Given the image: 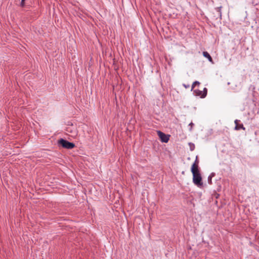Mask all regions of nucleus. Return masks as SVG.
I'll use <instances>...</instances> for the list:
<instances>
[{"mask_svg": "<svg viewBox=\"0 0 259 259\" xmlns=\"http://www.w3.org/2000/svg\"><path fill=\"white\" fill-rule=\"evenodd\" d=\"M191 171L193 174V183L198 187H202L203 183L199 168L196 167L194 165L191 166Z\"/></svg>", "mask_w": 259, "mask_h": 259, "instance_id": "obj_1", "label": "nucleus"}, {"mask_svg": "<svg viewBox=\"0 0 259 259\" xmlns=\"http://www.w3.org/2000/svg\"><path fill=\"white\" fill-rule=\"evenodd\" d=\"M58 143L62 147L67 149H72L75 147L74 144L69 142L63 139H60L59 140Z\"/></svg>", "mask_w": 259, "mask_h": 259, "instance_id": "obj_2", "label": "nucleus"}, {"mask_svg": "<svg viewBox=\"0 0 259 259\" xmlns=\"http://www.w3.org/2000/svg\"><path fill=\"white\" fill-rule=\"evenodd\" d=\"M157 134L162 142L167 143L169 140V136L165 135L162 132L157 131Z\"/></svg>", "mask_w": 259, "mask_h": 259, "instance_id": "obj_3", "label": "nucleus"}, {"mask_svg": "<svg viewBox=\"0 0 259 259\" xmlns=\"http://www.w3.org/2000/svg\"><path fill=\"white\" fill-rule=\"evenodd\" d=\"M66 131L68 134H70V136L72 137H75L77 134L76 128L72 126L67 127Z\"/></svg>", "mask_w": 259, "mask_h": 259, "instance_id": "obj_4", "label": "nucleus"}, {"mask_svg": "<svg viewBox=\"0 0 259 259\" xmlns=\"http://www.w3.org/2000/svg\"><path fill=\"white\" fill-rule=\"evenodd\" d=\"M239 120L237 119H236L235 120V130H239L240 129H242L243 130H245V128L244 127L243 125L242 124H239L238 123Z\"/></svg>", "mask_w": 259, "mask_h": 259, "instance_id": "obj_5", "label": "nucleus"}, {"mask_svg": "<svg viewBox=\"0 0 259 259\" xmlns=\"http://www.w3.org/2000/svg\"><path fill=\"white\" fill-rule=\"evenodd\" d=\"M203 55L204 57L207 58L209 61H210V62H212V58L211 57L210 55L207 52H203Z\"/></svg>", "mask_w": 259, "mask_h": 259, "instance_id": "obj_6", "label": "nucleus"}, {"mask_svg": "<svg viewBox=\"0 0 259 259\" xmlns=\"http://www.w3.org/2000/svg\"><path fill=\"white\" fill-rule=\"evenodd\" d=\"M194 94L196 96H200L201 98H202L203 92L202 91H200L199 90H194Z\"/></svg>", "mask_w": 259, "mask_h": 259, "instance_id": "obj_7", "label": "nucleus"}, {"mask_svg": "<svg viewBox=\"0 0 259 259\" xmlns=\"http://www.w3.org/2000/svg\"><path fill=\"white\" fill-rule=\"evenodd\" d=\"M221 8H222V7H217L215 8V10L218 12V15L221 19H222Z\"/></svg>", "mask_w": 259, "mask_h": 259, "instance_id": "obj_8", "label": "nucleus"}, {"mask_svg": "<svg viewBox=\"0 0 259 259\" xmlns=\"http://www.w3.org/2000/svg\"><path fill=\"white\" fill-rule=\"evenodd\" d=\"M198 163H199V161L197 159V156H196V159H195V162L193 163V164H192V166H193L194 165V166H195L196 167H197V168H199V167H198Z\"/></svg>", "mask_w": 259, "mask_h": 259, "instance_id": "obj_9", "label": "nucleus"}, {"mask_svg": "<svg viewBox=\"0 0 259 259\" xmlns=\"http://www.w3.org/2000/svg\"><path fill=\"white\" fill-rule=\"evenodd\" d=\"M202 92H203L202 98H204L206 97V96L207 95V89L205 88H204Z\"/></svg>", "mask_w": 259, "mask_h": 259, "instance_id": "obj_10", "label": "nucleus"}, {"mask_svg": "<svg viewBox=\"0 0 259 259\" xmlns=\"http://www.w3.org/2000/svg\"><path fill=\"white\" fill-rule=\"evenodd\" d=\"M199 84H200V82L199 81H194L192 85L191 90H192L194 88V87L196 85H199Z\"/></svg>", "mask_w": 259, "mask_h": 259, "instance_id": "obj_11", "label": "nucleus"}, {"mask_svg": "<svg viewBox=\"0 0 259 259\" xmlns=\"http://www.w3.org/2000/svg\"><path fill=\"white\" fill-rule=\"evenodd\" d=\"M211 178L212 177L211 176H209L208 178V180L209 183H211Z\"/></svg>", "mask_w": 259, "mask_h": 259, "instance_id": "obj_12", "label": "nucleus"}, {"mask_svg": "<svg viewBox=\"0 0 259 259\" xmlns=\"http://www.w3.org/2000/svg\"><path fill=\"white\" fill-rule=\"evenodd\" d=\"M194 124L192 123V122H191L190 124H189V126H191V128L190 129V131L192 130V127L193 126Z\"/></svg>", "mask_w": 259, "mask_h": 259, "instance_id": "obj_13", "label": "nucleus"}, {"mask_svg": "<svg viewBox=\"0 0 259 259\" xmlns=\"http://www.w3.org/2000/svg\"><path fill=\"white\" fill-rule=\"evenodd\" d=\"M24 1L25 0H21V5L23 6L24 5Z\"/></svg>", "mask_w": 259, "mask_h": 259, "instance_id": "obj_14", "label": "nucleus"}, {"mask_svg": "<svg viewBox=\"0 0 259 259\" xmlns=\"http://www.w3.org/2000/svg\"><path fill=\"white\" fill-rule=\"evenodd\" d=\"M184 86L185 87V88H189V85H185V84H184Z\"/></svg>", "mask_w": 259, "mask_h": 259, "instance_id": "obj_15", "label": "nucleus"}]
</instances>
